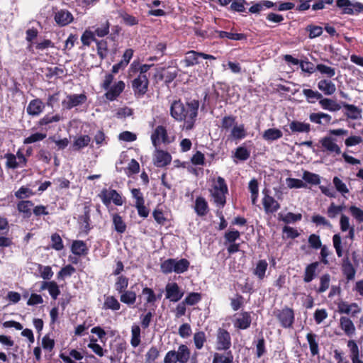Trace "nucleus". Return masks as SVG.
<instances>
[{"label": "nucleus", "instance_id": "obj_54", "mask_svg": "<svg viewBox=\"0 0 363 363\" xmlns=\"http://www.w3.org/2000/svg\"><path fill=\"white\" fill-rule=\"evenodd\" d=\"M333 244L337 257H342L343 255V250L342 246V238L339 233L335 234L333 236Z\"/></svg>", "mask_w": 363, "mask_h": 363}, {"label": "nucleus", "instance_id": "obj_26", "mask_svg": "<svg viewBox=\"0 0 363 363\" xmlns=\"http://www.w3.org/2000/svg\"><path fill=\"white\" fill-rule=\"evenodd\" d=\"M289 128L293 133H309L311 125L298 121H293L289 123Z\"/></svg>", "mask_w": 363, "mask_h": 363}, {"label": "nucleus", "instance_id": "obj_50", "mask_svg": "<svg viewBox=\"0 0 363 363\" xmlns=\"http://www.w3.org/2000/svg\"><path fill=\"white\" fill-rule=\"evenodd\" d=\"M216 33H218V37L220 38H228L234 40H242L246 38V36L242 33H233L226 31H220L216 30Z\"/></svg>", "mask_w": 363, "mask_h": 363}, {"label": "nucleus", "instance_id": "obj_36", "mask_svg": "<svg viewBox=\"0 0 363 363\" xmlns=\"http://www.w3.org/2000/svg\"><path fill=\"white\" fill-rule=\"evenodd\" d=\"M141 329L138 325L133 324L131 327L130 345L133 347H137L141 342Z\"/></svg>", "mask_w": 363, "mask_h": 363}, {"label": "nucleus", "instance_id": "obj_31", "mask_svg": "<svg viewBox=\"0 0 363 363\" xmlns=\"http://www.w3.org/2000/svg\"><path fill=\"white\" fill-rule=\"evenodd\" d=\"M319 104L322 108L332 112L337 111L341 108V106L334 100L328 98H321Z\"/></svg>", "mask_w": 363, "mask_h": 363}, {"label": "nucleus", "instance_id": "obj_34", "mask_svg": "<svg viewBox=\"0 0 363 363\" xmlns=\"http://www.w3.org/2000/svg\"><path fill=\"white\" fill-rule=\"evenodd\" d=\"M112 221L114 230L117 233L122 234L126 230V224L120 215L117 213L112 214Z\"/></svg>", "mask_w": 363, "mask_h": 363}, {"label": "nucleus", "instance_id": "obj_7", "mask_svg": "<svg viewBox=\"0 0 363 363\" xmlns=\"http://www.w3.org/2000/svg\"><path fill=\"white\" fill-rule=\"evenodd\" d=\"M336 5L342 9L344 14H357L363 11V4L359 2L352 3L350 0H337Z\"/></svg>", "mask_w": 363, "mask_h": 363}, {"label": "nucleus", "instance_id": "obj_56", "mask_svg": "<svg viewBox=\"0 0 363 363\" xmlns=\"http://www.w3.org/2000/svg\"><path fill=\"white\" fill-rule=\"evenodd\" d=\"M128 286V279L124 276H120L117 278L115 284V289L119 293L124 292Z\"/></svg>", "mask_w": 363, "mask_h": 363}, {"label": "nucleus", "instance_id": "obj_42", "mask_svg": "<svg viewBox=\"0 0 363 363\" xmlns=\"http://www.w3.org/2000/svg\"><path fill=\"white\" fill-rule=\"evenodd\" d=\"M318 266V262H313L306 267L303 277V280L306 283H309L314 279Z\"/></svg>", "mask_w": 363, "mask_h": 363}, {"label": "nucleus", "instance_id": "obj_39", "mask_svg": "<svg viewBox=\"0 0 363 363\" xmlns=\"http://www.w3.org/2000/svg\"><path fill=\"white\" fill-rule=\"evenodd\" d=\"M233 356L230 351L224 354L215 353L213 355V363H233Z\"/></svg>", "mask_w": 363, "mask_h": 363}, {"label": "nucleus", "instance_id": "obj_30", "mask_svg": "<svg viewBox=\"0 0 363 363\" xmlns=\"http://www.w3.org/2000/svg\"><path fill=\"white\" fill-rule=\"evenodd\" d=\"M347 347L350 352V358L352 363H363L359 359V347L354 340H350L347 342Z\"/></svg>", "mask_w": 363, "mask_h": 363}, {"label": "nucleus", "instance_id": "obj_32", "mask_svg": "<svg viewBox=\"0 0 363 363\" xmlns=\"http://www.w3.org/2000/svg\"><path fill=\"white\" fill-rule=\"evenodd\" d=\"M268 263L264 259L259 260L255 269L253 274L259 279L262 280L265 277L266 271L267 269Z\"/></svg>", "mask_w": 363, "mask_h": 363}, {"label": "nucleus", "instance_id": "obj_9", "mask_svg": "<svg viewBox=\"0 0 363 363\" xmlns=\"http://www.w3.org/2000/svg\"><path fill=\"white\" fill-rule=\"evenodd\" d=\"M151 140L153 146L157 148L161 144H167L171 141L167 135L166 128L162 125H158L151 135Z\"/></svg>", "mask_w": 363, "mask_h": 363}, {"label": "nucleus", "instance_id": "obj_3", "mask_svg": "<svg viewBox=\"0 0 363 363\" xmlns=\"http://www.w3.org/2000/svg\"><path fill=\"white\" fill-rule=\"evenodd\" d=\"M191 350L186 345H180L177 350H169L164 358V363H188Z\"/></svg>", "mask_w": 363, "mask_h": 363}, {"label": "nucleus", "instance_id": "obj_45", "mask_svg": "<svg viewBox=\"0 0 363 363\" xmlns=\"http://www.w3.org/2000/svg\"><path fill=\"white\" fill-rule=\"evenodd\" d=\"M316 335L313 333H308L306 335L307 341L309 344L310 350L313 356L317 355L319 353L318 343L316 340Z\"/></svg>", "mask_w": 363, "mask_h": 363}, {"label": "nucleus", "instance_id": "obj_10", "mask_svg": "<svg viewBox=\"0 0 363 363\" xmlns=\"http://www.w3.org/2000/svg\"><path fill=\"white\" fill-rule=\"evenodd\" d=\"M201 57L203 59L214 60L215 57L211 55L205 54L203 52H198L194 50L189 51L186 53L185 57L181 61L184 67H189L199 64V57Z\"/></svg>", "mask_w": 363, "mask_h": 363}, {"label": "nucleus", "instance_id": "obj_40", "mask_svg": "<svg viewBox=\"0 0 363 363\" xmlns=\"http://www.w3.org/2000/svg\"><path fill=\"white\" fill-rule=\"evenodd\" d=\"M282 132L277 128H269L266 130L263 135L262 138L267 141L276 140L282 137Z\"/></svg>", "mask_w": 363, "mask_h": 363}, {"label": "nucleus", "instance_id": "obj_53", "mask_svg": "<svg viewBox=\"0 0 363 363\" xmlns=\"http://www.w3.org/2000/svg\"><path fill=\"white\" fill-rule=\"evenodd\" d=\"M246 130L244 125H234L231 130V136L234 139L240 140L246 137Z\"/></svg>", "mask_w": 363, "mask_h": 363}, {"label": "nucleus", "instance_id": "obj_22", "mask_svg": "<svg viewBox=\"0 0 363 363\" xmlns=\"http://www.w3.org/2000/svg\"><path fill=\"white\" fill-rule=\"evenodd\" d=\"M125 89V83L119 81L111 86L106 93V97L110 101H114L123 92Z\"/></svg>", "mask_w": 363, "mask_h": 363}, {"label": "nucleus", "instance_id": "obj_64", "mask_svg": "<svg viewBox=\"0 0 363 363\" xmlns=\"http://www.w3.org/2000/svg\"><path fill=\"white\" fill-rule=\"evenodd\" d=\"M52 247L55 250L60 251L64 248L62 240L57 233H54L51 236Z\"/></svg>", "mask_w": 363, "mask_h": 363}, {"label": "nucleus", "instance_id": "obj_16", "mask_svg": "<svg viewBox=\"0 0 363 363\" xmlns=\"http://www.w3.org/2000/svg\"><path fill=\"white\" fill-rule=\"evenodd\" d=\"M45 107V105L41 99H34L28 103L26 107V112L29 116L36 117L43 112Z\"/></svg>", "mask_w": 363, "mask_h": 363}, {"label": "nucleus", "instance_id": "obj_57", "mask_svg": "<svg viewBox=\"0 0 363 363\" xmlns=\"http://www.w3.org/2000/svg\"><path fill=\"white\" fill-rule=\"evenodd\" d=\"M302 178L305 182L313 185L319 184L320 182L319 175L307 171L303 172Z\"/></svg>", "mask_w": 363, "mask_h": 363}, {"label": "nucleus", "instance_id": "obj_27", "mask_svg": "<svg viewBox=\"0 0 363 363\" xmlns=\"http://www.w3.org/2000/svg\"><path fill=\"white\" fill-rule=\"evenodd\" d=\"M342 268L347 280L354 279L356 271L347 256L342 259Z\"/></svg>", "mask_w": 363, "mask_h": 363}, {"label": "nucleus", "instance_id": "obj_11", "mask_svg": "<svg viewBox=\"0 0 363 363\" xmlns=\"http://www.w3.org/2000/svg\"><path fill=\"white\" fill-rule=\"evenodd\" d=\"M148 85V77L137 76V77L132 81V88L135 96L137 97L144 96L147 91Z\"/></svg>", "mask_w": 363, "mask_h": 363}, {"label": "nucleus", "instance_id": "obj_59", "mask_svg": "<svg viewBox=\"0 0 363 363\" xmlns=\"http://www.w3.org/2000/svg\"><path fill=\"white\" fill-rule=\"evenodd\" d=\"M82 43L84 45L89 46L92 41L96 42L95 35L93 31L90 30H86L81 37Z\"/></svg>", "mask_w": 363, "mask_h": 363}, {"label": "nucleus", "instance_id": "obj_21", "mask_svg": "<svg viewBox=\"0 0 363 363\" xmlns=\"http://www.w3.org/2000/svg\"><path fill=\"white\" fill-rule=\"evenodd\" d=\"M152 66V65H141L138 61L135 60L130 66L129 73L130 74L138 73V76L147 77V73Z\"/></svg>", "mask_w": 363, "mask_h": 363}, {"label": "nucleus", "instance_id": "obj_60", "mask_svg": "<svg viewBox=\"0 0 363 363\" xmlns=\"http://www.w3.org/2000/svg\"><path fill=\"white\" fill-rule=\"evenodd\" d=\"M250 155V151L243 146L238 147L235 152V157L241 161L247 160Z\"/></svg>", "mask_w": 363, "mask_h": 363}, {"label": "nucleus", "instance_id": "obj_55", "mask_svg": "<svg viewBox=\"0 0 363 363\" xmlns=\"http://www.w3.org/2000/svg\"><path fill=\"white\" fill-rule=\"evenodd\" d=\"M86 250V244L82 240H76L73 242L72 245V252L77 255H82Z\"/></svg>", "mask_w": 363, "mask_h": 363}, {"label": "nucleus", "instance_id": "obj_51", "mask_svg": "<svg viewBox=\"0 0 363 363\" xmlns=\"http://www.w3.org/2000/svg\"><path fill=\"white\" fill-rule=\"evenodd\" d=\"M110 23L108 21H106L99 26L96 27L93 31L95 35L103 38L109 33Z\"/></svg>", "mask_w": 363, "mask_h": 363}, {"label": "nucleus", "instance_id": "obj_35", "mask_svg": "<svg viewBox=\"0 0 363 363\" xmlns=\"http://www.w3.org/2000/svg\"><path fill=\"white\" fill-rule=\"evenodd\" d=\"M33 207V202L28 200L21 201L17 204L18 211L23 214L24 218H29L31 216Z\"/></svg>", "mask_w": 363, "mask_h": 363}, {"label": "nucleus", "instance_id": "obj_19", "mask_svg": "<svg viewBox=\"0 0 363 363\" xmlns=\"http://www.w3.org/2000/svg\"><path fill=\"white\" fill-rule=\"evenodd\" d=\"M62 119V117L60 114H46L38 121V125L42 128L43 130H48L51 128L52 123H57Z\"/></svg>", "mask_w": 363, "mask_h": 363}, {"label": "nucleus", "instance_id": "obj_6", "mask_svg": "<svg viewBox=\"0 0 363 363\" xmlns=\"http://www.w3.org/2000/svg\"><path fill=\"white\" fill-rule=\"evenodd\" d=\"M274 313L283 328H289L292 326L294 322V313L291 308L285 307L282 310H277Z\"/></svg>", "mask_w": 363, "mask_h": 363}, {"label": "nucleus", "instance_id": "obj_38", "mask_svg": "<svg viewBox=\"0 0 363 363\" xmlns=\"http://www.w3.org/2000/svg\"><path fill=\"white\" fill-rule=\"evenodd\" d=\"M322 118H325V123H330L332 120L331 116L322 112L313 113L309 116V118L311 122L319 125L323 124Z\"/></svg>", "mask_w": 363, "mask_h": 363}, {"label": "nucleus", "instance_id": "obj_58", "mask_svg": "<svg viewBox=\"0 0 363 363\" xmlns=\"http://www.w3.org/2000/svg\"><path fill=\"white\" fill-rule=\"evenodd\" d=\"M206 334L203 331H199L194 335V342L197 350H201L206 342Z\"/></svg>", "mask_w": 363, "mask_h": 363}, {"label": "nucleus", "instance_id": "obj_5", "mask_svg": "<svg viewBox=\"0 0 363 363\" xmlns=\"http://www.w3.org/2000/svg\"><path fill=\"white\" fill-rule=\"evenodd\" d=\"M319 143L322 152H325L327 155L335 157L341 154V148L333 137L325 136L319 140Z\"/></svg>", "mask_w": 363, "mask_h": 363}, {"label": "nucleus", "instance_id": "obj_25", "mask_svg": "<svg viewBox=\"0 0 363 363\" xmlns=\"http://www.w3.org/2000/svg\"><path fill=\"white\" fill-rule=\"evenodd\" d=\"M250 323L251 316L250 313L244 312L238 315L234 322V325L237 328L245 330L250 327Z\"/></svg>", "mask_w": 363, "mask_h": 363}, {"label": "nucleus", "instance_id": "obj_61", "mask_svg": "<svg viewBox=\"0 0 363 363\" xmlns=\"http://www.w3.org/2000/svg\"><path fill=\"white\" fill-rule=\"evenodd\" d=\"M160 356V350L155 346L151 347L145 354L147 363L154 362Z\"/></svg>", "mask_w": 363, "mask_h": 363}, {"label": "nucleus", "instance_id": "obj_24", "mask_svg": "<svg viewBox=\"0 0 363 363\" xmlns=\"http://www.w3.org/2000/svg\"><path fill=\"white\" fill-rule=\"evenodd\" d=\"M318 88L325 95L331 96L336 91L335 84L330 79H324L318 82Z\"/></svg>", "mask_w": 363, "mask_h": 363}, {"label": "nucleus", "instance_id": "obj_20", "mask_svg": "<svg viewBox=\"0 0 363 363\" xmlns=\"http://www.w3.org/2000/svg\"><path fill=\"white\" fill-rule=\"evenodd\" d=\"M73 19L72 14L67 10L62 9L55 13V21L60 26L68 25Z\"/></svg>", "mask_w": 363, "mask_h": 363}, {"label": "nucleus", "instance_id": "obj_4", "mask_svg": "<svg viewBox=\"0 0 363 363\" xmlns=\"http://www.w3.org/2000/svg\"><path fill=\"white\" fill-rule=\"evenodd\" d=\"M228 193V186L223 178L218 177L213 186L211 195L214 202L220 207H223L226 201L225 195Z\"/></svg>", "mask_w": 363, "mask_h": 363}, {"label": "nucleus", "instance_id": "obj_28", "mask_svg": "<svg viewBox=\"0 0 363 363\" xmlns=\"http://www.w3.org/2000/svg\"><path fill=\"white\" fill-rule=\"evenodd\" d=\"M342 106L345 109V114L347 118L356 120L362 116V110L357 106L346 103H342Z\"/></svg>", "mask_w": 363, "mask_h": 363}, {"label": "nucleus", "instance_id": "obj_29", "mask_svg": "<svg viewBox=\"0 0 363 363\" xmlns=\"http://www.w3.org/2000/svg\"><path fill=\"white\" fill-rule=\"evenodd\" d=\"M340 325L341 329L345 332V333L351 336L354 334L355 327L352 321L347 317H341L340 319Z\"/></svg>", "mask_w": 363, "mask_h": 363}, {"label": "nucleus", "instance_id": "obj_12", "mask_svg": "<svg viewBox=\"0 0 363 363\" xmlns=\"http://www.w3.org/2000/svg\"><path fill=\"white\" fill-rule=\"evenodd\" d=\"M231 346V337L225 329L219 328L216 333V350H228Z\"/></svg>", "mask_w": 363, "mask_h": 363}, {"label": "nucleus", "instance_id": "obj_48", "mask_svg": "<svg viewBox=\"0 0 363 363\" xmlns=\"http://www.w3.org/2000/svg\"><path fill=\"white\" fill-rule=\"evenodd\" d=\"M279 219L286 224L294 223L301 220L302 219V215L301 213H294L289 212L284 216L279 214Z\"/></svg>", "mask_w": 363, "mask_h": 363}, {"label": "nucleus", "instance_id": "obj_33", "mask_svg": "<svg viewBox=\"0 0 363 363\" xmlns=\"http://www.w3.org/2000/svg\"><path fill=\"white\" fill-rule=\"evenodd\" d=\"M208 203L203 197H198L195 201L194 210L198 216H203L208 213Z\"/></svg>", "mask_w": 363, "mask_h": 363}, {"label": "nucleus", "instance_id": "obj_52", "mask_svg": "<svg viewBox=\"0 0 363 363\" xmlns=\"http://www.w3.org/2000/svg\"><path fill=\"white\" fill-rule=\"evenodd\" d=\"M142 295L145 296V301L147 303L153 304L157 298H160V296L157 297L154 291L148 287H145L142 291Z\"/></svg>", "mask_w": 363, "mask_h": 363}, {"label": "nucleus", "instance_id": "obj_8", "mask_svg": "<svg viewBox=\"0 0 363 363\" xmlns=\"http://www.w3.org/2000/svg\"><path fill=\"white\" fill-rule=\"evenodd\" d=\"M103 203L108 206L112 201L116 206L123 203L121 196L114 189H103L99 195Z\"/></svg>", "mask_w": 363, "mask_h": 363}, {"label": "nucleus", "instance_id": "obj_47", "mask_svg": "<svg viewBox=\"0 0 363 363\" xmlns=\"http://www.w3.org/2000/svg\"><path fill=\"white\" fill-rule=\"evenodd\" d=\"M97 54L103 60L108 56V43L105 40H96Z\"/></svg>", "mask_w": 363, "mask_h": 363}, {"label": "nucleus", "instance_id": "obj_46", "mask_svg": "<svg viewBox=\"0 0 363 363\" xmlns=\"http://www.w3.org/2000/svg\"><path fill=\"white\" fill-rule=\"evenodd\" d=\"M315 69L326 77L332 78L335 75V69L324 64H318Z\"/></svg>", "mask_w": 363, "mask_h": 363}, {"label": "nucleus", "instance_id": "obj_13", "mask_svg": "<svg viewBox=\"0 0 363 363\" xmlns=\"http://www.w3.org/2000/svg\"><path fill=\"white\" fill-rule=\"evenodd\" d=\"M86 101V96L83 94H70L62 101V105L65 108L69 110L84 104Z\"/></svg>", "mask_w": 363, "mask_h": 363}, {"label": "nucleus", "instance_id": "obj_43", "mask_svg": "<svg viewBox=\"0 0 363 363\" xmlns=\"http://www.w3.org/2000/svg\"><path fill=\"white\" fill-rule=\"evenodd\" d=\"M136 298L137 296L135 291L125 290L124 292L121 293L120 300L125 304L133 305L135 303Z\"/></svg>", "mask_w": 363, "mask_h": 363}, {"label": "nucleus", "instance_id": "obj_37", "mask_svg": "<svg viewBox=\"0 0 363 363\" xmlns=\"http://www.w3.org/2000/svg\"><path fill=\"white\" fill-rule=\"evenodd\" d=\"M91 138L89 135H79L74 140L72 147L74 150H79L89 145Z\"/></svg>", "mask_w": 363, "mask_h": 363}, {"label": "nucleus", "instance_id": "obj_17", "mask_svg": "<svg viewBox=\"0 0 363 363\" xmlns=\"http://www.w3.org/2000/svg\"><path fill=\"white\" fill-rule=\"evenodd\" d=\"M262 204L266 213H274L280 208V204L272 196L264 194L262 199Z\"/></svg>", "mask_w": 363, "mask_h": 363}, {"label": "nucleus", "instance_id": "obj_41", "mask_svg": "<svg viewBox=\"0 0 363 363\" xmlns=\"http://www.w3.org/2000/svg\"><path fill=\"white\" fill-rule=\"evenodd\" d=\"M302 92L305 96L306 101L310 104H313L316 101H320V99L322 98V94L320 92L311 89H304Z\"/></svg>", "mask_w": 363, "mask_h": 363}, {"label": "nucleus", "instance_id": "obj_1", "mask_svg": "<svg viewBox=\"0 0 363 363\" xmlns=\"http://www.w3.org/2000/svg\"><path fill=\"white\" fill-rule=\"evenodd\" d=\"M199 102L191 100L183 104L180 100L174 101L170 107V114L177 121H183L182 129L192 130L198 116Z\"/></svg>", "mask_w": 363, "mask_h": 363}, {"label": "nucleus", "instance_id": "obj_63", "mask_svg": "<svg viewBox=\"0 0 363 363\" xmlns=\"http://www.w3.org/2000/svg\"><path fill=\"white\" fill-rule=\"evenodd\" d=\"M333 182L337 191L340 192L342 194L349 192V189L346 184L337 177H335Z\"/></svg>", "mask_w": 363, "mask_h": 363}, {"label": "nucleus", "instance_id": "obj_15", "mask_svg": "<svg viewBox=\"0 0 363 363\" xmlns=\"http://www.w3.org/2000/svg\"><path fill=\"white\" fill-rule=\"evenodd\" d=\"M166 298L172 302L179 301L184 296V292L180 290L177 283H169L165 287Z\"/></svg>", "mask_w": 363, "mask_h": 363}, {"label": "nucleus", "instance_id": "obj_23", "mask_svg": "<svg viewBox=\"0 0 363 363\" xmlns=\"http://www.w3.org/2000/svg\"><path fill=\"white\" fill-rule=\"evenodd\" d=\"M338 310L341 313L352 314L354 315L361 312V308L356 303L349 304L347 302L342 301L338 304Z\"/></svg>", "mask_w": 363, "mask_h": 363}, {"label": "nucleus", "instance_id": "obj_44", "mask_svg": "<svg viewBox=\"0 0 363 363\" xmlns=\"http://www.w3.org/2000/svg\"><path fill=\"white\" fill-rule=\"evenodd\" d=\"M121 308L118 301L112 296H106L104 303V308L112 311H118Z\"/></svg>", "mask_w": 363, "mask_h": 363}, {"label": "nucleus", "instance_id": "obj_2", "mask_svg": "<svg viewBox=\"0 0 363 363\" xmlns=\"http://www.w3.org/2000/svg\"><path fill=\"white\" fill-rule=\"evenodd\" d=\"M189 262L184 258L182 259H174L169 258L160 264L161 271L164 274H170L174 272L176 274H182L186 272L189 267Z\"/></svg>", "mask_w": 363, "mask_h": 363}, {"label": "nucleus", "instance_id": "obj_18", "mask_svg": "<svg viewBox=\"0 0 363 363\" xmlns=\"http://www.w3.org/2000/svg\"><path fill=\"white\" fill-rule=\"evenodd\" d=\"M172 160L171 155L163 150L156 148L154 153V163L158 167H163L170 163Z\"/></svg>", "mask_w": 363, "mask_h": 363}, {"label": "nucleus", "instance_id": "obj_62", "mask_svg": "<svg viewBox=\"0 0 363 363\" xmlns=\"http://www.w3.org/2000/svg\"><path fill=\"white\" fill-rule=\"evenodd\" d=\"M47 286L50 295L53 299H56L60 294L57 284L55 281L45 282Z\"/></svg>", "mask_w": 363, "mask_h": 363}, {"label": "nucleus", "instance_id": "obj_49", "mask_svg": "<svg viewBox=\"0 0 363 363\" xmlns=\"http://www.w3.org/2000/svg\"><path fill=\"white\" fill-rule=\"evenodd\" d=\"M249 190L251 193V199L253 205H255L257 201L259 189L258 183L255 179L250 180L248 186Z\"/></svg>", "mask_w": 363, "mask_h": 363}, {"label": "nucleus", "instance_id": "obj_14", "mask_svg": "<svg viewBox=\"0 0 363 363\" xmlns=\"http://www.w3.org/2000/svg\"><path fill=\"white\" fill-rule=\"evenodd\" d=\"M6 166L11 169H16L18 167H23L26 165V159L24 155L18 152L16 155L13 154H8L6 155Z\"/></svg>", "mask_w": 363, "mask_h": 363}]
</instances>
